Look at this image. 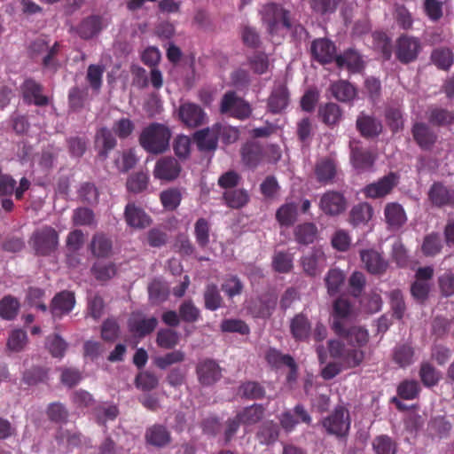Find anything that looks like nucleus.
I'll return each instance as SVG.
<instances>
[{
    "mask_svg": "<svg viewBox=\"0 0 454 454\" xmlns=\"http://www.w3.org/2000/svg\"><path fill=\"white\" fill-rule=\"evenodd\" d=\"M171 137L172 130L168 125L154 121L142 129L138 143L146 153L159 155L169 149Z\"/></svg>",
    "mask_w": 454,
    "mask_h": 454,
    "instance_id": "nucleus-1",
    "label": "nucleus"
},
{
    "mask_svg": "<svg viewBox=\"0 0 454 454\" xmlns=\"http://www.w3.org/2000/svg\"><path fill=\"white\" fill-rule=\"evenodd\" d=\"M321 425L327 434L338 439H346L351 425L348 410L342 405L336 406L327 417L322 419Z\"/></svg>",
    "mask_w": 454,
    "mask_h": 454,
    "instance_id": "nucleus-2",
    "label": "nucleus"
},
{
    "mask_svg": "<svg viewBox=\"0 0 454 454\" xmlns=\"http://www.w3.org/2000/svg\"><path fill=\"white\" fill-rule=\"evenodd\" d=\"M29 244L36 255H51L59 247V233L51 226H43L33 232Z\"/></svg>",
    "mask_w": 454,
    "mask_h": 454,
    "instance_id": "nucleus-3",
    "label": "nucleus"
},
{
    "mask_svg": "<svg viewBox=\"0 0 454 454\" xmlns=\"http://www.w3.org/2000/svg\"><path fill=\"white\" fill-rule=\"evenodd\" d=\"M262 13V20L267 25L270 35L278 34L280 27L286 30H291L293 27L290 11L278 4L270 3L266 4Z\"/></svg>",
    "mask_w": 454,
    "mask_h": 454,
    "instance_id": "nucleus-4",
    "label": "nucleus"
},
{
    "mask_svg": "<svg viewBox=\"0 0 454 454\" xmlns=\"http://www.w3.org/2000/svg\"><path fill=\"white\" fill-rule=\"evenodd\" d=\"M422 51V43L419 38L407 34L401 35L395 41V59L403 65L415 62Z\"/></svg>",
    "mask_w": 454,
    "mask_h": 454,
    "instance_id": "nucleus-5",
    "label": "nucleus"
},
{
    "mask_svg": "<svg viewBox=\"0 0 454 454\" xmlns=\"http://www.w3.org/2000/svg\"><path fill=\"white\" fill-rule=\"evenodd\" d=\"M330 356L340 360L347 368H355L364 360V352L355 347L347 348L341 341L331 340L328 341Z\"/></svg>",
    "mask_w": 454,
    "mask_h": 454,
    "instance_id": "nucleus-6",
    "label": "nucleus"
},
{
    "mask_svg": "<svg viewBox=\"0 0 454 454\" xmlns=\"http://www.w3.org/2000/svg\"><path fill=\"white\" fill-rule=\"evenodd\" d=\"M220 110L222 114H230L232 117L239 120H245L252 114L250 105L239 98L235 91H228L223 95Z\"/></svg>",
    "mask_w": 454,
    "mask_h": 454,
    "instance_id": "nucleus-7",
    "label": "nucleus"
},
{
    "mask_svg": "<svg viewBox=\"0 0 454 454\" xmlns=\"http://www.w3.org/2000/svg\"><path fill=\"white\" fill-rule=\"evenodd\" d=\"M227 132L233 133V140L238 139L237 130L226 128L219 122L210 128L200 129V153H214L217 148L221 134L225 135Z\"/></svg>",
    "mask_w": 454,
    "mask_h": 454,
    "instance_id": "nucleus-8",
    "label": "nucleus"
},
{
    "mask_svg": "<svg viewBox=\"0 0 454 454\" xmlns=\"http://www.w3.org/2000/svg\"><path fill=\"white\" fill-rule=\"evenodd\" d=\"M348 202L340 192L327 191L320 197L318 207L328 216H337L347 209Z\"/></svg>",
    "mask_w": 454,
    "mask_h": 454,
    "instance_id": "nucleus-9",
    "label": "nucleus"
},
{
    "mask_svg": "<svg viewBox=\"0 0 454 454\" xmlns=\"http://www.w3.org/2000/svg\"><path fill=\"white\" fill-rule=\"evenodd\" d=\"M352 312V306L348 299L339 297L333 303L332 329L337 335L346 333V322Z\"/></svg>",
    "mask_w": 454,
    "mask_h": 454,
    "instance_id": "nucleus-10",
    "label": "nucleus"
},
{
    "mask_svg": "<svg viewBox=\"0 0 454 454\" xmlns=\"http://www.w3.org/2000/svg\"><path fill=\"white\" fill-rule=\"evenodd\" d=\"M265 157V149L259 142L250 140L240 148L241 162L249 169L254 170L264 161Z\"/></svg>",
    "mask_w": 454,
    "mask_h": 454,
    "instance_id": "nucleus-11",
    "label": "nucleus"
},
{
    "mask_svg": "<svg viewBox=\"0 0 454 454\" xmlns=\"http://www.w3.org/2000/svg\"><path fill=\"white\" fill-rule=\"evenodd\" d=\"M181 170L178 160L172 156H163L156 161L153 176L156 179L171 182L179 176Z\"/></svg>",
    "mask_w": 454,
    "mask_h": 454,
    "instance_id": "nucleus-12",
    "label": "nucleus"
},
{
    "mask_svg": "<svg viewBox=\"0 0 454 454\" xmlns=\"http://www.w3.org/2000/svg\"><path fill=\"white\" fill-rule=\"evenodd\" d=\"M399 176L390 172L380 178L377 182L367 184L363 192L366 198L380 199L389 194L395 186L397 185Z\"/></svg>",
    "mask_w": 454,
    "mask_h": 454,
    "instance_id": "nucleus-13",
    "label": "nucleus"
},
{
    "mask_svg": "<svg viewBox=\"0 0 454 454\" xmlns=\"http://www.w3.org/2000/svg\"><path fill=\"white\" fill-rule=\"evenodd\" d=\"M277 302L278 296L274 293L268 292L253 301L248 309L254 317L269 318L275 310Z\"/></svg>",
    "mask_w": 454,
    "mask_h": 454,
    "instance_id": "nucleus-14",
    "label": "nucleus"
},
{
    "mask_svg": "<svg viewBox=\"0 0 454 454\" xmlns=\"http://www.w3.org/2000/svg\"><path fill=\"white\" fill-rule=\"evenodd\" d=\"M21 93L23 100L27 105L45 106L49 104V98L43 94V87L33 79H27L22 83Z\"/></svg>",
    "mask_w": 454,
    "mask_h": 454,
    "instance_id": "nucleus-15",
    "label": "nucleus"
},
{
    "mask_svg": "<svg viewBox=\"0 0 454 454\" xmlns=\"http://www.w3.org/2000/svg\"><path fill=\"white\" fill-rule=\"evenodd\" d=\"M428 200L436 207H454V188L434 182L428 191Z\"/></svg>",
    "mask_w": 454,
    "mask_h": 454,
    "instance_id": "nucleus-16",
    "label": "nucleus"
},
{
    "mask_svg": "<svg viewBox=\"0 0 454 454\" xmlns=\"http://www.w3.org/2000/svg\"><path fill=\"white\" fill-rule=\"evenodd\" d=\"M312 58L320 64H329L335 61L336 47L334 43L326 38L316 39L310 47Z\"/></svg>",
    "mask_w": 454,
    "mask_h": 454,
    "instance_id": "nucleus-17",
    "label": "nucleus"
},
{
    "mask_svg": "<svg viewBox=\"0 0 454 454\" xmlns=\"http://www.w3.org/2000/svg\"><path fill=\"white\" fill-rule=\"evenodd\" d=\"M290 333L295 341L308 342L311 337L312 325L308 316L301 312L290 320Z\"/></svg>",
    "mask_w": 454,
    "mask_h": 454,
    "instance_id": "nucleus-18",
    "label": "nucleus"
},
{
    "mask_svg": "<svg viewBox=\"0 0 454 454\" xmlns=\"http://www.w3.org/2000/svg\"><path fill=\"white\" fill-rule=\"evenodd\" d=\"M75 304L74 293L70 291H62L54 295L51 300L50 311L54 318H61L69 314Z\"/></svg>",
    "mask_w": 454,
    "mask_h": 454,
    "instance_id": "nucleus-19",
    "label": "nucleus"
},
{
    "mask_svg": "<svg viewBox=\"0 0 454 454\" xmlns=\"http://www.w3.org/2000/svg\"><path fill=\"white\" fill-rule=\"evenodd\" d=\"M106 26L101 15H90L82 20L75 30L82 39L90 40L98 35Z\"/></svg>",
    "mask_w": 454,
    "mask_h": 454,
    "instance_id": "nucleus-20",
    "label": "nucleus"
},
{
    "mask_svg": "<svg viewBox=\"0 0 454 454\" xmlns=\"http://www.w3.org/2000/svg\"><path fill=\"white\" fill-rule=\"evenodd\" d=\"M326 257L320 248H313L301 258L303 271L310 277L318 275L325 268Z\"/></svg>",
    "mask_w": 454,
    "mask_h": 454,
    "instance_id": "nucleus-21",
    "label": "nucleus"
},
{
    "mask_svg": "<svg viewBox=\"0 0 454 454\" xmlns=\"http://www.w3.org/2000/svg\"><path fill=\"white\" fill-rule=\"evenodd\" d=\"M356 127L365 138H373L382 132V123L375 116L362 112L357 116Z\"/></svg>",
    "mask_w": 454,
    "mask_h": 454,
    "instance_id": "nucleus-22",
    "label": "nucleus"
},
{
    "mask_svg": "<svg viewBox=\"0 0 454 454\" xmlns=\"http://www.w3.org/2000/svg\"><path fill=\"white\" fill-rule=\"evenodd\" d=\"M411 134L414 141L425 151L431 150L437 140L436 133L424 122L414 123Z\"/></svg>",
    "mask_w": 454,
    "mask_h": 454,
    "instance_id": "nucleus-23",
    "label": "nucleus"
},
{
    "mask_svg": "<svg viewBox=\"0 0 454 454\" xmlns=\"http://www.w3.org/2000/svg\"><path fill=\"white\" fill-rule=\"evenodd\" d=\"M314 172L318 183L322 184H332L337 175V163L332 158H321L316 162Z\"/></svg>",
    "mask_w": 454,
    "mask_h": 454,
    "instance_id": "nucleus-24",
    "label": "nucleus"
},
{
    "mask_svg": "<svg viewBox=\"0 0 454 454\" xmlns=\"http://www.w3.org/2000/svg\"><path fill=\"white\" fill-rule=\"evenodd\" d=\"M335 64L339 68L346 67L350 73H360L364 68V62L358 51L348 49L337 55Z\"/></svg>",
    "mask_w": 454,
    "mask_h": 454,
    "instance_id": "nucleus-25",
    "label": "nucleus"
},
{
    "mask_svg": "<svg viewBox=\"0 0 454 454\" xmlns=\"http://www.w3.org/2000/svg\"><path fill=\"white\" fill-rule=\"evenodd\" d=\"M360 257L367 271L372 274H382L387 269V262L374 249L361 250Z\"/></svg>",
    "mask_w": 454,
    "mask_h": 454,
    "instance_id": "nucleus-26",
    "label": "nucleus"
},
{
    "mask_svg": "<svg viewBox=\"0 0 454 454\" xmlns=\"http://www.w3.org/2000/svg\"><path fill=\"white\" fill-rule=\"evenodd\" d=\"M124 218L129 227L145 229L151 224V217L134 203H128L124 210Z\"/></svg>",
    "mask_w": 454,
    "mask_h": 454,
    "instance_id": "nucleus-27",
    "label": "nucleus"
},
{
    "mask_svg": "<svg viewBox=\"0 0 454 454\" xmlns=\"http://www.w3.org/2000/svg\"><path fill=\"white\" fill-rule=\"evenodd\" d=\"M95 143L96 146L99 148L98 155L103 160L107 159L109 153L117 145L116 137L113 131L106 127L97 131Z\"/></svg>",
    "mask_w": 454,
    "mask_h": 454,
    "instance_id": "nucleus-28",
    "label": "nucleus"
},
{
    "mask_svg": "<svg viewBox=\"0 0 454 454\" xmlns=\"http://www.w3.org/2000/svg\"><path fill=\"white\" fill-rule=\"evenodd\" d=\"M384 216L391 230L400 229L407 221L403 207L397 202H390L385 206Z\"/></svg>",
    "mask_w": 454,
    "mask_h": 454,
    "instance_id": "nucleus-29",
    "label": "nucleus"
},
{
    "mask_svg": "<svg viewBox=\"0 0 454 454\" xmlns=\"http://www.w3.org/2000/svg\"><path fill=\"white\" fill-rule=\"evenodd\" d=\"M289 104V91L286 85L276 86L268 98V109L272 114H280Z\"/></svg>",
    "mask_w": 454,
    "mask_h": 454,
    "instance_id": "nucleus-30",
    "label": "nucleus"
},
{
    "mask_svg": "<svg viewBox=\"0 0 454 454\" xmlns=\"http://www.w3.org/2000/svg\"><path fill=\"white\" fill-rule=\"evenodd\" d=\"M319 120L328 127H333L340 121L342 118V110L333 102L320 105L317 113Z\"/></svg>",
    "mask_w": 454,
    "mask_h": 454,
    "instance_id": "nucleus-31",
    "label": "nucleus"
},
{
    "mask_svg": "<svg viewBox=\"0 0 454 454\" xmlns=\"http://www.w3.org/2000/svg\"><path fill=\"white\" fill-rule=\"evenodd\" d=\"M90 249L95 257L106 258L112 253V239L104 233H96L91 239Z\"/></svg>",
    "mask_w": 454,
    "mask_h": 454,
    "instance_id": "nucleus-32",
    "label": "nucleus"
},
{
    "mask_svg": "<svg viewBox=\"0 0 454 454\" xmlns=\"http://www.w3.org/2000/svg\"><path fill=\"white\" fill-rule=\"evenodd\" d=\"M222 378V369L212 359H207L200 363V385H212Z\"/></svg>",
    "mask_w": 454,
    "mask_h": 454,
    "instance_id": "nucleus-33",
    "label": "nucleus"
},
{
    "mask_svg": "<svg viewBox=\"0 0 454 454\" xmlns=\"http://www.w3.org/2000/svg\"><path fill=\"white\" fill-rule=\"evenodd\" d=\"M350 160L353 167L358 170H366L372 167L374 157L366 148L353 146L351 148Z\"/></svg>",
    "mask_w": 454,
    "mask_h": 454,
    "instance_id": "nucleus-34",
    "label": "nucleus"
},
{
    "mask_svg": "<svg viewBox=\"0 0 454 454\" xmlns=\"http://www.w3.org/2000/svg\"><path fill=\"white\" fill-rule=\"evenodd\" d=\"M146 442L155 447H164L171 441L170 433L162 425H153L145 432Z\"/></svg>",
    "mask_w": 454,
    "mask_h": 454,
    "instance_id": "nucleus-35",
    "label": "nucleus"
},
{
    "mask_svg": "<svg viewBox=\"0 0 454 454\" xmlns=\"http://www.w3.org/2000/svg\"><path fill=\"white\" fill-rule=\"evenodd\" d=\"M158 325L156 317L135 319L129 318L128 321L129 331L134 335L143 338L154 331Z\"/></svg>",
    "mask_w": 454,
    "mask_h": 454,
    "instance_id": "nucleus-36",
    "label": "nucleus"
},
{
    "mask_svg": "<svg viewBox=\"0 0 454 454\" xmlns=\"http://www.w3.org/2000/svg\"><path fill=\"white\" fill-rule=\"evenodd\" d=\"M330 91L334 98L344 103L351 102L356 96V88L344 80L331 84Z\"/></svg>",
    "mask_w": 454,
    "mask_h": 454,
    "instance_id": "nucleus-37",
    "label": "nucleus"
},
{
    "mask_svg": "<svg viewBox=\"0 0 454 454\" xmlns=\"http://www.w3.org/2000/svg\"><path fill=\"white\" fill-rule=\"evenodd\" d=\"M294 239L301 245L312 244L317 236V227L313 223H300L294 229Z\"/></svg>",
    "mask_w": 454,
    "mask_h": 454,
    "instance_id": "nucleus-38",
    "label": "nucleus"
},
{
    "mask_svg": "<svg viewBox=\"0 0 454 454\" xmlns=\"http://www.w3.org/2000/svg\"><path fill=\"white\" fill-rule=\"evenodd\" d=\"M179 120L187 127L199 126V106L196 104L182 103L178 109Z\"/></svg>",
    "mask_w": 454,
    "mask_h": 454,
    "instance_id": "nucleus-39",
    "label": "nucleus"
},
{
    "mask_svg": "<svg viewBox=\"0 0 454 454\" xmlns=\"http://www.w3.org/2000/svg\"><path fill=\"white\" fill-rule=\"evenodd\" d=\"M372 207L366 203L362 202L355 205L349 213L350 223L354 226L367 223L372 217Z\"/></svg>",
    "mask_w": 454,
    "mask_h": 454,
    "instance_id": "nucleus-40",
    "label": "nucleus"
},
{
    "mask_svg": "<svg viewBox=\"0 0 454 454\" xmlns=\"http://www.w3.org/2000/svg\"><path fill=\"white\" fill-rule=\"evenodd\" d=\"M422 384L427 387L436 386L441 379V372L429 362H422L419 372Z\"/></svg>",
    "mask_w": 454,
    "mask_h": 454,
    "instance_id": "nucleus-41",
    "label": "nucleus"
},
{
    "mask_svg": "<svg viewBox=\"0 0 454 454\" xmlns=\"http://www.w3.org/2000/svg\"><path fill=\"white\" fill-rule=\"evenodd\" d=\"M442 247L439 233L431 232L424 237L421 252L427 257H434L441 253Z\"/></svg>",
    "mask_w": 454,
    "mask_h": 454,
    "instance_id": "nucleus-42",
    "label": "nucleus"
},
{
    "mask_svg": "<svg viewBox=\"0 0 454 454\" xmlns=\"http://www.w3.org/2000/svg\"><path fill=\"white\" fill-rule=\"evenodd\" d=\"M256 436L262 444L269 445L275 442L279 436L278 425L273 421H266L262 423Z\"/></svg>",
    "mask_w": 454,
    "mask_h": 454,
    "instance_id": "nucleus-43",
    "label": "nucleus"
},
{
    "mask_svg": "<svg viewBox=\"0 0 454 454\" xmlns=\"http://www.w3.org/2000/svg\"><path fill=\"white\" fill-rule=\"evenodd\" d=\"M344 281L345 275L341 270L339 269L329 270L325 278L328 294L330 296L337 295L340 292Z\"/></svg>",
    "mask_w": 454,
    "mask_h": 454,
    "instance_id": "nucleus-44",
    "label": "nucleus"
},
{
    "mask_svg": "<svg viewBox=\"0 0 454 454\" xmlns=\"http://www.w3.org/2000/svg\"><path fill=\"white\" fill-rule=\"evenodd\" d=\"M264 408L261 404L254 403L244 408L237 416L243 425L250 426L259 422L263 417Z\"/></svg>",
    "mask_w": 454,
    "mask_h": 454,
    "instance_id": "nucleus-45",
    "label": "nucleus"
},
{
    "mask_svg": "<svg viewBox=\"0 0 454 454\" xmlns=\"http://www.w3.org/2000/svg\"><path fill=\"white\" fill-rule=\"evenodd\" d=\"M20 309V302L12 295H5L0 300V317L5 320L14 319Z\"/></svg>",
    "mask_w": 454,
    "mask_h": 454,
    "instance_id": "nucleus-46",
    "label": "nucleus"
},
{
    "mask_svg": "<svg viewBox=\"0 0 454 454\" xmlns=\"http://www.w3.org/2000/svg\"><path fill=\"white\" fill-rule=\"evenodd\" d=\"M297 218V206L294 203H286L276 212V219L281 226H291Z\"/></svg>",
    "mask_w": 454,
    "mask_h": 454,
    "instance_id": "nucleus-47",
    "label": "nucleus"
},
{
    "mask_svg": "<svg viewBox=\"0 0 454 454\" xmlns=\"http://www.w3.org/2000/svg\"><path fill=\"white\" fill-rule=\"evenodd\" d=\"M454 56L449 48H437L431 53V61L442 70H448L453 64Z\"/></svg>",
    "mask_w": 454,
    "mask_h": 454,
    "instance_id": "nucleus-48",
    "label": "nucleus"
},
{
    "mask_svg": "<svg viewBox=\"0 0 454 454\" xmlns=\"http://www.w3.org/2000/svg\"><path fill=\"white\" fill-rule=\"evenodd\" d=\"M222 291L229 299L240 295L244 290V284L237 275H226L221 285Z\"/></svg>",
    "mask_w": 454,
    "mask_h": 454,
    "instance_id": "nucleus-49",
    "label": "nucleus"
},
{
    "mask_svg": "<svg viewBox=\"0 0 454 454\" xmlns=\"http://www.w3.org/2000/svg\"><path fill=\"white\" fill-rule=\"evenodd\" d=\"M414 349L409 344L397 345L393 353V359L400 367H407L413 363Z\"/></svg>",
    "mask_w": 454,
    "mask_h": 454,
    "instance_id": "nucleus-50",
    "label": "nucleus"
},
{
    "mask_svg": "<svg viewBox=\"0 0 454 454\" xmlns=\"http://www.w3.org/2000/svg\"><path fill=\"white\" fill-rule=\"evenodd\" d=\"M223 199L228 207L240 208L247 204L249 196L247 191L243 189H234L226 191L223 193Z\"/></svg>",
    "mask_w": 454,
    "mask_h": 454,
    "instance_id": "nucleus-51",
    "label": "nucleus"
},
{
    "mask_svg": "<svg viewBox=\"0 0 454 454\" xmlns=\"http://www.w3.org/2000/svg\"><path fill=\"white\" fill-rule=\"evenodd\" d=\"M46 414L50 421L56 424H66L68 420L69 411L63 403L55 402L48 405Z\"/></svg>",
    "mask_w": 454,
    "mask_h": 454,
    "instance_id": "nucleus-52",
    "label": "nucleus"
},
{
    "mask_svg": "<svg viewBox=\"0 0 454 454\" xmlns=\"http://www.w3.org/2000/svg\"><path fill=\"white\" fill-rule=\"evenodd\" d=\"M372 448L376 454H395L397 451L396 442L387 434L376 436L372 441Z\"/></svg>",
    "mask_w": 454,
    "mask_h": 454,
    "instance_id": "nucleus-53",
    "label": "nucleus"
},
{
    "mask_svg": "<svg viewBox=\"0 0 454 454\" xmlns=\"http://www.w3.org/2000/svg\"><path fill=\"white\" fill-rule=\"evenodd\" d=\"M45 346L53 357L62 358L65 356L68 344L59 334L54 333L46 338Z\"/></svg>",
    "mask_w": 454,
    "mask_h": 454,
    "instance_id": "nucleus-54",
    "label": "nucleus"
},
{
    "mask_svg": "<svg viewBox=\"0 0 454 454\" xmlns=\"http://www.w3.org/2000/svg\"><path fill=\"white\" fill-rule=\"evenodd\" d=\"M179 342V334L169 328L160 329L157 333L156 343L165 349L175 348Z\"/></svg>",
    "mask_w": 454,
    "mask_h": 454,
    "instance_id": "nucleus-55",
    "label": "nucleus"
},
{
    "mask_svg": "<svg viewBox=\"0 0 454 454\" xmlns=\"http://www.w3.org/2000/svg\"><path fill=\"white\" fill-rule=\"evenodd\" d=\"M421 390L419 383L415 380H403L397 387V395L403 400L417 398Z\"/></svg>",
    "mask_w": 454,
    "mask_h": 454,
    "instance_id": "nucleus-56",
    "label": "nucleus"
},
{
    "mask_svg": "<svg viewBox=\"0 0 454 454\" xmlns=\"http://www.w3.org/2000/svg\"><path fill=\"white\" fill-rule=\"evenodd\" d=\"M172 146L176 156L179 160H187L192 151V139L185 135H177L173 141Z\"/></svg>",
    "mask_w": 454,
    "mask_h": 454,
    "instance_id": "nucleus-57",
    "label": "nucleus"
},
{
    "mask_svg": "<svg viewBox=\"0 0 454 454\" xmlns=\"http://www.w3.org/2000/svg\"><path fill=\"white\" fill-rule=\"evenodd\" d=\"M428 121L434 126H446L453 123L454 114L447 109L434 107L429 110Z\"/></svg>",
    "mask_w": 454,
    "mask_h": 454,
    "instance_id": "nucleus-58",
    "label": "nucleus"
},
{
    "mask_svg": "<svg viewBox=\"0 0 454 454\" xmlns=\"http://www.w3.org/2000/svg\"><path fill=\"white\" fill-rule=\"evenodd\" d=\"M48 379V370L42 366H33L23 373L22 380L28 386L37 385Z\"/></svg>",
    "mask_w": 454,
    "mask_h": 454,
    "instance_id": "nucleus-59",
    "label": "nucleus"
},
{
    "mask_svg": "<svg viewBox=\"0 0 454 454\" xmlns=\"http://www.w3.org/2000/svg\"><path fill=\"white\" fill-rule=\"evenodd\" d=\"M340 336L344 337L351 344L359 347L366 344L369 338L367 330L360 326H352L350 328L346 326V333Z\"/></svg>",
    "mask_w": 454,
    "mask_h": 454,
    "instance_id": "nucleus-60",
    "label": "nucleus"
},
{
    "mask_svg": "<svg viewBox=\"0 0 454 454\" xmlns=\"http://www.w3.org/2000/svg\"><path fill=\"white\" fill-rule=\"evenodd\" d=\"M239 391L243 397L249 400H258L265 396V388L256 381H247L243 383Z\"/></svg>",
    "mask_w": 454,
    "mask_h": 454,
    "instance_id": "nucleus-61",
    "label": "nucleus"
},
{
    "mask_svg": "<svg viewBox=\"0 0 454 454\" xmlns=\"http://www.w3.org/2000/svg\"><path fill=\"white\" fill-rule=\"evenodd\" d=\"M27 343V335L22 329L12 330L7 340V348L13 352H20Z\"/></svg>",
    "mask_w": 454,
    "mask_h": 454,
    "instance_id": "nucleus-62",
    "label": "nucleus"
},
{
    "mask_svg": "<svg viewBox=\"0 0 454 454\" xmlns=\"http://www.w3.org/2000/svg\"><path fill=\"white\" fill-rule=\"evenodd\" d=\"M91 273L98 281H107L116 274L114 263L96 262L91 267Z\"/></svg>",
    "mask_w": 454,
    "mask_h": 454,
    "instance_id": "nucleus-63",
    "label": "nucleus"
},
{
    "mask_svg": "<svg viewBox=\"0 0 454 454\" xmlns=\"http://www.w3.org/2000/svg\"><path fill=\"white\" fill-rule=\"evenodd\" d=\"M272 267L278 273H288L292 270L293 255L286 252H277L272 260Z\"/></svg>",
    "mask_w": 454,
    "mask_h": 454,
    "instance_id": "nucleus-64",
    "label": "nucleus"
}]
</instances>
